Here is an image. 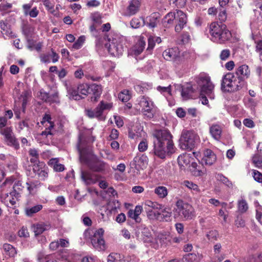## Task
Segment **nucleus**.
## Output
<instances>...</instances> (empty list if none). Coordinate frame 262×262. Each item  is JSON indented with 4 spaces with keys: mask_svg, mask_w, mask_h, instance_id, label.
I'll return each instance as SVG.
<instances>
[{
    "mask_svg": "<svg viewBox=\"0 0 262 262\" xmlns=\"http://www.w3.org/2000/svg\"><path fill=\"white\" fill-rule=\"evenodd\" d=\"M153 149L150 152L160 159H164L167 154L175 151L172 136L167 129L156 130L152 134Z\"/></svg>",
    "mask_w": 262,
    "mask_h": 262,
    "instance_id": "1",
    "label": "nucleus"
},
{
    "mask_svg": "<svg viewBox=\"0 0 262 262\" xmlns=\"http://www.w3.org/2000/svg\"><path fill=\"white\" fill-rule=\"evenodd\" d=\"M79 154L80 160L81 162L87 164L93 171L104 172L110 169L109 165L103 161L100 160L96 157L92 156L90 160L85 156V148L83 147L81 138H79L77 145Z\"/></svg>",
    "mask_w": 262,
    "mask_h": 262,
    "instance_id": "2",
    "label": "nucleus"
},
{
    "mask_svg": "<svg viewBox=\"0 0 262 262\" xmlns=\"http://www.w3.org/2000/svg\"><path fill=\"white\" fill-rule=\"evenodd\" d=\"M210 39L216 43H224L231 37V34L226 25L216 22L212 23L209 27Z\"/></svg>",
    "mask_w": 262,
    "mask_h": 262,
    "instance_id": "3",
    "label": "nucleus"
},
{
    "mask_svg": "<svg viewBox=\"0 0 262 262\" xmlns=\"http://www.w3.org/2000/svg\"><path fill=\"white\" fill-rule=\"evenodd\" d=\"M137 107L141 109L145 118L151 119L154 117L158 108L151 99L146 96H141L137 98Z\"/></svg>",
    "mask_w": 262,
    "mask_h": 262,
    "instance_id": "4",
    "label": "nucleus"
},
{
    "mask_svg": "<svg viewBox=\"0 0 262 262\" xmlns=\"http://www.w3.org/2000/svg\"><path fill=\"white\" fill-rule=\"evenodd\" d=\"M195 81L200 89L201 95H204L206 93L209 99H214V85L211 81L210 77L207 74L205 73L200 74L195 77Z\"/></svg>",
    "mask_w": 262,
    "mask_h": 262,
    "instance_id": "5",
    "label": "nucleus"
},
{
    "mask_svg": "<svg viewBox=\"0 0 262 262\" xmlns=\"http://www.w3.org/2000/svg\"><path fill=\"white\" fill-rule=\"evenodd\" d=\"M103 234V230H85L84 232L85 237L90 239L94 248L98 251H104L106 248Z\"/></svg>",
    "mask_w": 262,
    "mask_h": 262,
    "instance_id": "6",
    "label": "nucleus"
},
{
    "mask_svg": "<svg viewBox=\"0 0 262 262\" xmlns=\"http://www.w3.org/2000/svg\"><path fill=\"white\" fill-rule=\"evenodd\" d=\"M241 87L240 80L233 73H228L223 77L221 88L225 92L236 91Z\"/></svg>",
    "mask_w": 262,
    "mask_h": 262,
    "instance_id": "7",
    "label": "nucleus"
},
{
    "mask_svg": "<svg viewBox=\"0 0 262 262\" xmlns=\"http://www.w3.org/2000/svg\"><path fill=\"white\" fill-rule=\"evenodd\" d=\"M198 138V136L193 132L183 130L179 139V146L184 150H191L195 145Z\"/></svg>",
    "mask_w": 262,
    "mask_h": 262,
    "instance_id": "8",
    "label": "nucleus"
},
{
    "mask_svg": "<svg viewBox=\"0 0 262 262\" xmlns=\"http://www.w3.org/2000/svg\"><path fill=\"white\" fill-rule=\"evenodd\" d=\"M109 43L105 45L108 52L114 56L119 57L123 54L124 51V39L119 36L113 37L112 39L108 40Z\"/></svg>",
    "mask_w": 262,
    "mask_h": 262,
    "instance_id": "9",
    "label": "nucleus"
},
{
    "mask_svg": "<svg viewBox=\"0 0 262 262\" xmlns=\"http://www.w3.org/2000/svg\"><path fill=\"white\" fill-rule=\"evenodd\" d=\"M175 212L181 217L186 219H191L193 216V208L191 205L179 199L176 204Z\"/></svg>",
    "mask_w": 262,
    "mask_h": 262,
    "instance_id": "10",
    "label": "nucleus"
},
{
    "mask_svg": "<svg viewBox=\"0 0 262 262\" xmlns=\"http://www.w3.org/2000/svg\"><path fill=\"white\" fill-rule=\"evenodd\" d=\"M0 134L4 137V141L9 146L17 150L19 148V144L16 138L12 127H6L0 130Z\"/></svg>",
    "mask_w": 262,
    "mask_h": 262,
    "instance_id": "11",
    "label": "nucleus"
},
{
    "mask_svg": "<svg viewBox=\"0 0 262 262\" xmlns=\"http://www.w3.org/2000/svg\"><path fill=\"white\" fill-rule=\"evenodd\" d=\"M161 212L159 211L148 210V216L151 219H156L160 221H168L170 220L171 216V213L168 208L161 209Z\"/></svg>",
    "mask_w": 262,
    "mask_h": 262,
    "instance_id": "12",
    "label": "nucleus"
},
{
    "mask_svg": "<svg viewBox=\"0 0 262 262\" xmlns=\"http://www.w3.org/2000/svg\"><path fill=\"white\" fill-rule=\"evenodd\" d=\"M175 13L176 22L177 23L175 27V31L176 32H180L186 26L187 18L186 15L181 10H176L174 11Z\"/></svg>",
    "mask_w": 262,
    "mask_h": 262,
    "instance_id": "13",
    "label": "nucleus"
},
{
    "mask_svg": "<svg viewBox=\"0 0 262 262\" xmlns=\"http://www.w3.org/2000/svg\"><path fill=\"white\" fill-rule=\"evenodd\" d=\"M38 97L42 100L50 103H58L59 102L58 93L57 92H54L52 93H48L43 90H41L39 92Z\"/></svg>",
    "mask_w": 262,
    "mask_h": 262,
    "instance_id": "14",
    "label": "nucleus"
},
{
    "mask_svg": "<svg viewBox=\"0 0 262 262\" xmlns=\"http://www.w3.org/2000/svg\"><path fill=\"white\" fill-rule=\"evenodd\" d=\"M148 160L147 157L144 155H137L134 158L132 164L138 170L144 169L148 164Z\"/></svg>",
    "mask_w": 262,
    "mask_h": 262,
    "instance_id": "15",
    "label": "nucleus"
},
{
    "mask_svg": "<svg viewBox=\"0 0 262 262\" xmlns=\"http://www.w3.org/2000/svg\"><path fill=\"white\" fill-rule=\"evenodd\" d=\"M33 171L41 180H45L48 176V168L44 163L41 162L37 164H34Z\"/></svg>",
    "mask_w": 262,
    "mask_h": 262,
    "instance_id": "16",
    "label": "nucleus"
},
{
    "mask_svg": "<svg viewBox=\"0 0 262 262\" xmlns=\"http://www.w3.org/2000/svg\"><path fill=\"white\" fill-rule=\"evenodd\" d=\"M141 6V0H132L124 12L125 16H130L137 13Z\"/></svg>",
    "mask_w": 262,
    "mask_h": 262,
    "instance_id": "17",
    "label": "nucleus"
},
{
    "mask_svg": "<svg viewBox=\"0 0 262 262\" xmlns=\"http://www.w3.org/2000/svg\"><path fill=\"white\" fill-rule=\"evenodd\" d=\"M163 56L168 61H176L180 57V51L177 47L169 48L163 52Z\"/></svg>",
    "mask_w": 262,
    "mask_h": 262,
    "instance_id": "18",
    "label": "nucleus"
},
{
    "mask_svg": "<svg viewBox=\"0 0 262 262\" xmlns=\"http://www.w3.org/2000/svg\"><path fill=\"white\" fill-rule=\"evenodd\" d=\"M81 177L86 185L94 184L100 178L98 174L84 171H81Z\"/></svg>",
    "mask_w": 262,
    "mask_h": 262,
    "instance_id": "19",
    "label": "nucleus"
},
{
    "mask_svg": "<svg viewBox=\"0 0 262 262\" xmlns=\"http://www.w3.org/2000/svg\"><path fill=\"white\" fill-rule=\"evenodd\" d=\"M216 160V155L210 149H207L204 152V156L202 159V164L211 165Z\"/></svg>",
    "mask_w": 262,
    "mask_h": 262,
    "instance_id": "20",
    "label": "nucleus"
},
{
    "mask_svg": "<svg viewBox=\"0 0 262 262\" xmlns=\"http://www.w3.org/2000/svg\"><path fill=\"white\" fill-rule=\"evenodd\" d=\"M19 186H21L20 182L18 181L15 183L13 187V191L10 192V196L7 195V201H9L12 205H14L16 204V201L20 196L19 192L16 190V187Z\"/></svg>",
    "mask_w": 262,
    "mask_h": 262,
    "instance_id": "21",
    "label": "nucleus"
},
{
    "mask_svg": "<svg viewBox=\"0 0 262 262\" xmlns=\"http://www.w3.org/2000/svg\"><path fill=\"white\" fill-rule=\"evenodd\" d=\"M236 74L240 81L248 78L250 75V71L246 64H243L239 66L236 71Z\"/></svg>",
    "mask_w": 262,
    "mask_h": 262,
    "instance_id": "22",
    "label": "nucleus"
},
{
    "mask_svg": "<svg viewBox=\"0 0 262 262\" xmlns=\"http://www.w3.org/2000/svg\"><path fill=\"white\" fill-rule=\"evenodd\" d=\"M145 42L140 39L130 49L129 53L130 54L137 56L140 54L145 48Z\"/></svg>",
    "mask_w": 262,
    "mask_h": 262,
    "instance_id": "23",
    "label": "nucleus"
},
{
    "mask_svg": "<svg viewBox=\"0 0 262 262\" xmlns=\"http://www.w3.org/2000/svg\"><path fill=\"white\" fill-rule=\"evenodd\" d=\"M102 92V88L101 85L93 83L90 85V94H92V100L97 101Z\"/></svg>",
    "mask_w": 262,
    "mask_h": 262,
    "instance_id": "24",
    "label": "nucleus"
},
{
    "mask_svg": "<svg viewBox=\"0 0 262 262\" xmlns=\"http://www.w3.org/2000/svg\"><path fill=\"white\" fill-rule=\"evenodd\" d=\"M0 28L3 34L12 38L16 37L15 33L11 30L10 25L8 23L4 20L0 21Z\"/></svg>",
    "mask_w": 262,
    "mask_h": 262,
    "instance_id": "25",
    "label": "nucleus"
},
{
    "mask_svg": "<svg viewBox=\"0 0 262 262\" xmlns=\"http://www.w3.org/2000/svg\"><path fill=\"white\" fill-rule=\"evenodd\" d=\"M209 132L212 137L216 140L221 139L222 133V129L220 125L213 124L210 127Z\"/></svg>",
    "mask_w": 262,
    "mask_h": 262,
    "instance_id": "26",
    "label": "nucleus"
},
{
    "mask_svg": "<svg viewBox=\"0 0 262 262\" xmlns=\"http://www.w3.org/2000/svg\"><path fill=\"white\" fill-rule=\"evenodd\" d=\"M3 249L6 258L13 257L16 254L15 248L9 244H5L3 245Z\"/></svg>",
    "mask_w": 262,
    "mask_h": 262,
    "instance_id": "27",
    "label": "nucleus"
},
{
    "mask_svg": "<svg viewBox=\"0 0 262 262\" xmlns=\"http://www.w3.org/2000/svg\"><path fill=\"white\" fill-rule=\"evenodd\" d=\"M191 162V156L190 154H184L178 157V162L181 167L187 166Z\"/></svg>",
    "mask_w": 262,
    "mask_h": 262,
    "instance_id": "28",
    "label": "nucleus"
},
{
    "mask_svg": "<svg viewBox=\"0 0 262 262\" xmlns=\"http://www.w3.org/2000/svg\"><path fill=\"white\" fill-rule=\"evenodd\" d=\"M202 258V255L189 253L183 257V260L184 262H200Z\"/></svg>",
    "mask_w": 262,
    "mask_h": 262,
    "instance_id": "29",
    "label": "nucleus"
},
{
    "mask_svg": "<svg viewBox=\"0 0 262 262\" xmlns=\"http://www.w3.org/2000/svg\"><path fill=\"white\" fill-rule=\"evenodd\" d=\"M145 134V133L141 128H138L137 131L135 129L131 128L128 132V137L131 139L137 140L142 137L143 136H144Z\"/></svg>",
    "mask_w": 262,
    "mask_h": 262,
    "instance_id": "30",
    "label": "nucleus"
},
{
    "mask_svg": "<svg viewBox=\"0 0 262 262\" xmlns=\"http://www.w3.org/2000/svg\"><path fill=\"white\" fill-rule=\"evenodd\" d=\"M155 193L160 199H164L168 195V190L166 187L158 186L154 189Z\"/></svg>",
    "mask_w": 262,
    "mask_h": 262,
    "instance_id": "31",
    "label": "nucleus"
},
{
    "mask_svg": "<svg viewBox=\"0 0 262 262\" xmlns=\"http://www.w3.org/2000/svg\"><path fill=\"white\" fill-rule=\"evenodd\" d=\"M41 123L45 126H48L49 129L54 128V124L52 121V118L51 115L48 114H46L42 118V120L41 121Z\"/></svg>",
    "mask_w": 262,
    "mask_h": 262,
    "instance_id": "32",
    "label": "nucleus"
},
{
    "mask_svg": "<svg viewBox=\"0 0 262 262\" xmlns=\"http://www.w3.org/2000/svg\"><path fill=\"white\" fill-rule=\"evenodd\" d=\"M27 42V47L31 51L36 50L40 51L42 46V42H39L36 43L35 41L32 39H28Z\"/></svg>",
    "mask_w": 262,
    "mask_h": 262,
    "instance_id": "33",
    "label": "nucleus"
},
{
    "mask_svg": "<svg viewBox=\"0 0 262 262\" xmlns=\"http://www.w3.org/2000/svg\"><path fill=\"white\" fill-rule=\"evenodd\" d=\"M42 208L41 205L38 204L31 207L25 209L26 214L28 216H32L34 213L39 212Z\"/></svg>",
    "mask_w": 262,
    "mask_h": 262,
    "instance_id": "34",
    "label": "nucleus"
},
{
    "mask_svg": "<svg viewBox=\"0 0 262 262\" xmlns=\"http://www.w3.org/2000/svg\"><path fill=\"white\" fill-rule=\"evenodd\" d=\"M86 115L91 118H99L102 115L100 107L97 106L94 110H87L85 111Z\"/></svg>",
    "mask_w": 262,
    "mask_h": 262,
    "instance_id": "35",
    "label": "nucleus"
},
{
    "mask_svg": "<svg viewBox=\"0 0 262 262\" xmlns=\"http://www.w3.org/2000/svg\"><path fill=\"white\" fill-rule=\"evenodd\" d=\"M68 94L70 95V98L74 100H79L82 97L79 95V92L78 91L77 87L76 88H67Z\"/></svg>",
    "mask_w": 262,
    "mask_h": 262,
    "instance_id": "36",
    "label": "nucleus"
},
{
    "mask_svg": "<svg viewBox=\"0 0 262 262\" xmlns=\"http://www.w3.org/2000/svg\"><path fill=\"white\" fill-rule=\"evenodd\" d=\"M183 185L189 189L193 191V193H198L200 192V189L199 188V186L196 184H194L191 181L185 180L183 182Z\"/></svg>",
    "mask_w": 262,
    "mask_h": 262,
    "instance_id": "37",
    "label": "nucleus"
},
{
    "mask_svg": "<svg viewBox=\"0 0 262 262\" xmlns=\"http://www.w3.org/2000/svg\"><path fill=\"white\" fill-rule=\"evenodd\" d=\"M156 14H152L148 17L147 18L146 23L147 25L151 28L156 27L157 25L158 20Z\"/></svg>",
    "mask_w": 262,
    "mask_h": 262,
    "instance_id": "38",
    "label": "nucleus"
},
{
    "mask_svg": "<svg viewBox=\"0 0 262 262\" xmlns=\"http://www.w3.org/2000/svg\"><path fill=\"white\" fill-rule=\"evenodd\" d=\"M176 18L175 13L173 12H170L167 13L163 18V21L164 24L170 25L173 24L174 20Z\"/></svg>",
    "mask_w": 262,
    "mask_h": 262,
    "instance_id": "39",
    "label": "nucleus"
},
{
    "mask_svg": "<svg viewBox=\"0 0 262 262\" xmlns=\"http://www.w3.org/2000/svg\"><path fill=\"white\" fill-rule=\"evenodd\" d=\"M29 154L30 157V162L32 163L36 164L38 162L39 154L38 151L35 148H31L29 150Z\"/></svg>",
    "mask_w": 262,
    "mask_h": 262,
    "instance_id": "40",
    "label": "nucleus"
},
{
    "mask_svg": "<svg viewBox=\"0 0 262 262\" xmlns=\"http://www.w3.org/2000/svg\"><path fill=\"white\" fill-rule=\"evenodd\" d=\"M77 90L79 92V94L84 96H86L88 94L90 93V85L86 83H81L79 84L77 86Z\"/></svg>",
    "mask_w": 262,
    "mask_h": 262,
    "instance_id": "41",
    "label": "nucleus"
},
{
    "mask_svg": "<svg viewBox=\"0 0 262 262\" xmlns=\"http://www.w3.org/2000/svg\"><path fill=\"white\" fill-rule=\"evenodd\" d=\"M144 20L142 18H133L130 22V25L133 28H139L144 24Z\"/></svg>",
    "mask_w": 262,
    "mask_h": 262,
    "instance_id": "42",
    "label": "nucleus"
},
{
    "mask_svg": "<svg viewBox=\"0 0 262 262\" xmlns=\"http://www.w3.org/2000/svg\"><path fill=\"white\" fill-rule=\"evenodd\" d=\"M148 47L147 49H152L157 42L160 43L161 42V39L160 37L155 36H150L148 39Z\"/></svg>",
    "mask_w": 262,
    "mask_h": 262,
    "instance_id": "43",
    "label": "nucleus"
},
{
    "mask_svg": "<svg viewBox=\"0 0 262 262\" xmlns=\"http://www.w3.org/2000/svg\"><path fill=\"white\" fill-rule=\"evenodd\" d=\"M119 99L122 102H127L131 98L130 92L127 90H124L118 95Z\"/></svg>",
    "mask_w": 262,
    "mask_h": 262,
    "instance_id": "44",
    "label": "nucleus"
},
{
    "mask_svg": "<svg viewBox=\"0 0 262 262\" xmlns=\"http://www.w3.org/2000/svg\"><path fill=\"white\" fill-rule=\"evenodd\" d=\"M215 178L217 181L222 182L228 187H231L232 186V183L221 173L216 174L215 175Z\"/></svg>",
    "mask_w": 262,
    "mask_h": 262,
    "instance_id": "45",
    "label": "nucleus"
},
{
    "mask_svg": "<svg viewBox=\"0 0 262 262\" xmlns=\"http://www.w3.org/2000/svg\"><path fill=\"white\" fill-rule=\"evenodd\" d=\"M113 105L112 102H107L101 101L97 106L100 107V111L102 114L104 110H110L113 107Z\"/></svg>",
    "mask_w": 262,
    "mask_h": 262,
    "instance_id": "46",
    "label": "nucleus"
},
{
    "mask_svg": "<svg viewBox=\"0 0 262 262\" xmlns=\"http://www.w3.org/2000/svg\"><path fill=\"white\" fill-rule=\"evenodd\" d=\"M85 40V38L84 36H80L78 39L75 41L74 43H73L72 46V48L74 50H78L80 49L83 46Z\"/></svg>",
    "mask_w": 262,
    "mask_h": 262,
    "instance_id": "47",
    "label": "nucleus"
},
{
    "mask_svg": "<svg viewBox=\"0 0 262 262\" xmlns=\"http://www.w3.org/2000/svg\"><path fill=\"white\" fill-rule=\"evenodd\" d=\"M145 205L150 207L155 210H161L162 209V206L161 204H158L156 202H154L151 201H146L145 202ZM156 211V210H155Z\"/></svg>",
    "mask_w": 262,
    "mask_h": 262,
    "instance_id": "48",
    "label": "nucleus"
},
{
    "mask_svg": "<svg viewBox=\"0 0 262 262\" xmlns=\"http://www.w3.org/2000/svg\"><path fill=\"white\" fill-rule=\"evenodd\" d=\"M248 208V204L244 200H242L238 202V209L242 213L245 212Z\"/></svg>",
    "mask_w": 262,
    "mask_h": 262,
    "instance_id": "49",
    "label": "nucleus"
},
{
    "mask_svg": "<svg viewBox=\"0 0 262 262\" xmlns=\"http://www.w3.org/2000/svg\"><path fill=\"white\" fill-rule=\"evenodd\" d=\"M249 261V262H262V252L250 255Z\"/></svg>",
    "mask_w": 262,
    "mask_h": 262,
    "instance_id": "50",
    "label": "nucleus"
},
{
    "mask_svg": "<svg viewBox=\"0 0 262 262\" xmlns=\"http://www.w3.org/2000/svg\"><path fill=\"white\" fill-rule=\"evenodd\" d=\"M253 162L255 164V165L258 167V168H262V157L258 155H255L253 156Z\"/></svg>",
    "mask_w": 262,
    "mask_h": 262,
    "instance_id": "51",
    "label": "nucleus"
},
{
    "mask_svg": "<svg viewBox=\"0 0 262 262\" xmlns=\"http://www.w3.org/2000/svg\"><path fill=\"white\" fill-rule=\"evenodd\" d=\"M230 54L231 52L229 49H224L220 53V58L222 60H226L229 58Z\"/></svg>",
    "mask_w": 262,
    "mask_h": 262,
    "instance_id": "52",
    "label": "nucleus"
},
{
    "mask_svg": "<svg viewBox=\"0 0 262 262\" xmlns=\"http://www.w3.org/2000/svg\"><path fill=\"white\" fill-rule=\"evenodd\" d=\"M120 258V254L117 253H112L107 257V262H116Z\"/></svg>",
    "mask_w": 262,
    "mask_h": 262,
    "instance_id": "53",
    "label": "nucleus"
},
{
    "mask_svg": "<svg viewBox=\"0 0 262 262\" xmlns=\"http://www.w3.org/2000/svg\"><path fill=\"white\" fill-rule=\"evenodd\" d=\"M148 142L146 140L141 141L138 145V150L140 152H144L148 148Z\"/></svg>",
    "mask_w": 262,
    "mask_h": 262,
    "instance_id": "54",
    "label": "nucleus"
},
{
    "mask_svg": "<svg viewBox=\"0 0 262 262\" xmlns=\"http://www.w3.org/2000/svg\"><path fill=\"white\" fill-rule=\"evenodd\" d=\"M33 228L35 229H48L51 228L50 225L48 223H40L36 225H33Z\"/></svg>",
    "mask_w": 262,
    "mask_h": 262,
    "instance_id": "55",
    "label": "nucleus"
},
{
    "mask_svg": "<svg viewBox=\"0 0 262 262\" xmlns=\"http://www.w3.org/2000/svg\"><path fill=\"white\" fill-rule=\"evenodd\" d=\"M91 18L93 21L96 24H100L102 23L101 16L98 12L92 14Z\"/></svg>",
    "mask_w": 262,
    "mask_h": 262,
    "instance_id": "56",
    "label": "nucleus"
},
{
    "mask_svg": "<svg viewBox=\"0 0 262 262\" xmlns=\"http://www.w3.org/2000/svg\"><path fill=\"white\" fill-rule=\"evenodd\" d=\"M157 90L159 92L163 93L164 95L167 94L168 95L171 94V86L168 85L167 86H158L157 88Z\"/></svg>",
    "mask_w": 262,
    "mask_h": 262,
    "instance_id": "57",
    "label": "nucleus"
},
{
    "mask_svg": "<svg viewBox=\"0 0 262 262\" xmlns=\"http://www.w3.org/2000/svg\"><path fill=\"white\" fill-rule=\"evenodd\" d=\"M128 216L134 219L137 223H140L141 221V218L139 216H138L132 209H130L128 211Z\"/></svg>",
    "mask_w": 262,
    "mask_h": 262,
    "instance_id": "58",
    "label": "nucleus"
},
{
    "mask_svg": "<svg viewBox=\"0 0 262 262\" xmlns=\"http://www.w3.org/2000/svg\"><path fill=\"white\" fill-rule=\"evenodd\" d=\"M218 235L217 230H210L206 234L209 240H215Z\"/></svg>",
    "mask_w": 262,
    "mask_h": 262,
    "instance_id": "59",
    "label": "nucleus"
},
{
    "mask_svg": "<svg viewBox=\"0 0 262 262\" xmlns=\"http://www.w3.org/2000/svg\"><path fill=\"white\" fill-rule=\"evenodd\" d=\"M253 177L255 181L259 183L262 182V174L256 170L252 172Z\"/></svg>",
    "mask_w": 262,
    "mask_h": 262,
    "instance_id": "60",
    "label": "nucleus"
},
{
    "mask_svg": "<svg viewBox=\"0 0 262 262\" xmlns=\"http://www.w3.org/2000/svg\"><path fill=\"white\" fill-rule=\"evenodd\" d=\"M190 170L191 171L192 173L194 176H202L205 173V170L200 169L199 168H198V167L195 168L191 169Z\"/></svg>",
    "mask_w": 262,
    "mask_h": 262,
    "instance_id": "61",
    "label": "nucleus"
},
{
    "mask_svg": "<svg viewBox=\"0 0 262 262\" xmlns=\"http://www.w3.org/2000/svg\"><path fill=\"white\" fill-rule=\"evenodd\" d=\"M42 3L46 8L49 10H53L54 9V4L52 3L50 0H43Z\"/></svg>",
    "mask_w": 262,
    "mask_h": 262,
    "instance_id": "62",
    "label": "nucleus"
},
{
    "mask_svg": "<svg viewBox=\"0 0 262 262\" xmlns=\"http://www.w3.org/2000/svg\"><path fill=\"white\" fill-rule=\"evenodd\" d=\"M51 55L49 54H44L40 55V60L44 63H49L51 61Z\"/></svg>",
    "mask_w": 262,
    "mask_h": 262,
    "instance_id": "63",
    "label": "nucleus"
},
{
    "mask_svg": "<svg viewBox=\"0 0 262 262\" xmlns=\"http://www.w3.org/2000/svg\"><path fill=\"white\" fill-rule=\"evenodd\" d=\"M256 43V51L258 52L259 55H262V40L258 41H255Z\"/></svg>",
    "mask_w": 262,
    "mask_h": 262,
    "instance_id": "64",
    "label": "nucleus"
}]
</instances>
